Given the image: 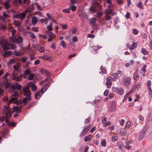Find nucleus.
Listing matches in <instances>:
<instances>
[{"instance_id":"5","label":"nucleus","mask_w":152,"mask_h":152,"mask_svg":"<svg viewBox=\"0 0 152 152\" xmlns=\"http://www.w3.org/2000/svg\"><path fill=\"white\" fill-rule=\"evenodd\" d=\"M10 39L13 42H15L18 44L21 43L23 41L22 37L20 36H18L17 37H12Z\"/></svg>"},{"instance_id":"32","label":"nucleus","mask_w":152,"mask_h":152,"mask_svg":"<svg viewBox=\"0 0 152 152\" xmlns=\"http://www.w3.org/2000/svg\"><path fill=\"white\" fill-rule=\"evenodd\" d=\"M118 140V137L116 136H114L112 137L111 141L112 142H115Z\"/></svg>"},{"instance_id":"20","label":"nucleus","mask_w":152,"mask_h":152,"mask_svg":"<svg viewBox=\"0 0 152 152\" xmlns=\"http://www.w3.org/2000/svg\"><path fill=\"white\" fill-rule=\"evenodd\" d=\"M136 6L141 9H143L144 6L142 4V3L141 1H139L136 4Z\"/></svg>"},{"instance_id":"12","label":"nucleus","mask_w":152,"mask_h":152,"mask_svg":"<svg viewBox=\"0 0 152 152\" xmlns=\"http://www.w3.org/2000/svg\"><path fill=\"white\" fill-rule=\"evenodd\" d=\"M47 34L48 37V42L51 41L54 38V34L50 31H48Z\"/></svg>"},{"instance_id":"45","label":"nucleus","mask_w":152,"mask_h":152,"mask_svg":"<svg viewBox=\"0 0 152 152\" xmlns=\"http://www.w3.org/2000/svg\"><path fill=\"white\" fill-rule=\"evenodd\" d=\"M52 24L51 23H50V26L48 27V31H51L52 29Z\"/></svg>"},{"instance_id":"41","label":"nucleus","mask_w":152,"mask_h":152,"mask_svg":"<svg viewBox=\"0 0 152 152\" xmlns=\"http://www.w3.org/2000/svg\"><path fill=\"white\" fill-rule=\"evenodd\" d=\"M96 21V19L95 18H92L91 19L90 23L91 24H94Z\"/></svg>"},{"instance_id":"59","label":"nucleus","mask_w":152,"mask_h":152,"mask_svg":"<svg viewBox=\"0 0 152 152\" xmlns=\"http://www.w3.org/2000/svg\"><path fill=\"white\" fill-rule=\"evenodd\" d=\"M32 30L34 31L35 32H37L38 31V28H37L35 27H33L32 28Z\"/></svg>"},{"instance_id":"62","label":"nucleus","mask_w":152,"mask_h":152,"mask_svg":"<svg viewBox=\"0 0 152 152\" xmlns=\"http://www.w3.org/2000/svg\"><path fill=\"white\" fill-rule=\"evenodd\" d=\"M30 36L33 39H34L35 37V36L33 32H31L30 33Z\"/></svg>"},{"instance_id":"16","label":"nucleus","mask_w":152,"mask_h":152,"mask_svg":"<svg viewBox=\"0 0 152 152\" xmlns=\"http://www.w3.org/2000/svg\"><path fill=\"white\" fill-rule=\"evenodd\" d=\"M116 109V105L115 102H113L111 104L110 111L111 112H112L115 111Z\"/></svg>"},{"instance_id":"28","label":"nucleus","mask_w":152,"mask_h":152,"mask_svg":"<svg viewBox=\"0 0 152 152\" xmlns=\"http://www.w3.org/2000/svg\"><path fill=\"white\" fill-rule=\"evenodd\" d=\"M100 101V99L95 100L92 102V104L93 105H95L96 104L99 103Z\"/></svg>"},{"instance_id":"39","label":"nucleus","mask_w":152,"mask_h":152,"mask_svg":"<svg viewBox=\"0 0 152 152\" xmlns=\"http://www.w3.org/2000/svg\"><path fill=\"white\" fill-rule=\"evenodd\" d=\"M131 124V122L130 121H128L127 122V123H126L125 127L126 128H128L130 127Z\"/></svg>"},{"instance_id":"30","label":"nucleus","mask_w":152,"mask_h":152,"mask_svg":"<svg viewBox=\"0 0 152 152\" xmlns=\"http://www.w3.org/2000/svg\"><path fill=\"white\" fill-rule=\"evenodd\" d=\"M34 77V75L33 74H30L29 76L28 79L29 80H31L33 79Z\"/></svg>"},{"instance_id":"1","label":"nucleus","mask_w":152,"mask_h":152,"mask_svg":"<svg viewBox=\"0 0 152 152\" xmlns=\"http://www.w3.org/2000/svg\"><path fill=\"white\" fill-rule=\"evenodd\" d=\"M22 91L23 93V95L26 97L23 98V100L18 101L17 102V105H19V103L23 102L24 105H26L28 102L30 100L31 98V93L29 90V87L28 86H25L22 88Z\"/></svg>"},{"instance_id":"21","label":"nucleus","mask_w":152,"mask_h":152,"mask_svg":"<svg viewBox=\"0 0 152 152\" xmlns=\"http://www.w3.org/2000/svg\"><path fill=\"white\" fill-rule=\"evenodd\" d=\"M37 50H38L40 52L42 53L45 50V48L39 45L38 48Z\"/></svg>"},{"instance_id":"49","label":"nucleus","mask_w":152,"mask_h":152,"mask_svg":"<svg viewBox=\"0 0 152 152\" xmlns=\"http://www.w3.org/2000/svg\"><path fill=\"white\" fill-rule=\"evenodd\" d=\"M69 8L70 9H71L72 11H74L76 10V7L75 6H71L69 7Z\"/></svg>"},{"instance_id":"44","label":"nucleus","mask_w":152,"mask_h":152,"mask_svg":"<svg viewBox=\"0 0 152 152\" xmlns=\"http://www.w3.org/2000/svg\"><path fill=\"white\" fill-rule=\"evenodd\" d=\"M63 11L64 12L69 13L70 12V10L69 8L66 9H64Z\"/></svg>"},{"instance_id":"52","label":"nucleus","mask_w":152,"mask_h":152,"mask_svg":"<svg viewBox=\"0 0 152 152\" xmlns=\"http://www.w3.org/2000/svg\"><path fill=\"white\" fill-rule=\"evenodd\" d=\"M16 125V123H15L14 122H10L9 123H8L7 125L8 126H10L12 125L13 126H15Z\"/></svg>"},{"instance_id":"19","label":"nucleus","mask_w":152,"mask_h":152,"mask_svg":"<svg viewBox=\"0 0 152 152\" xmlns=\"http://www.w3.org/2000/svg\"><path fill=\"white\" fill-rule=\"evenodd\" d=\"M141 83H139L138 85H135L134 86L133 88H132L134 90V91H135L137 90L140 88Z\"/></svg>"},{"instance_id":"58","label":"nucleus","mask_w":152,"mask_h":152,"mask_svg":"<svg viewBox=\"0 0 152 152\" xmlns=\"http://www.w3.org/2000/svg\"><path fill=\"white\" fill-rule=\"evenodd\" d=\"M9 62L10 63L14 64L15 63V61L14 59H10Z\"/></svg>"},{"instance_id":"6","label":"nucleus","mask_w":152,"mask_h":152,"mask_svg":"<svg viewBox=\"0 0 152 152\" xmlns=\"http://www.w3.org/2000/svg\"><path fill=\"white\" fill-rule=\"evenodd\" d=\"M147 128L146 127H145L142 131L140 133L138 137V140L140 141L142 140L145 137V133Z\"/></svg>"},{"instance_id":"40","label":"nucleus","mask_w":152,"mask_h":152,"mask_svg":"<svg viewBox=\"0 0 152 152\" xmlns=\"http://www.w3.org/2000/svg\"><path fill=\"white\" fill-rule=\"evenodd\" d=\"M107 118L105 116L103 117L101 119L102 124H104V123H105L104 122V121H107Z\"/></svg>"},{"instance_id":"34","label":"nucleus","mask_w":152,"mask_h":152,"mask_svg":"<svg viewBox=\"0 0 152 152\" xmlns=\"http://www.w3.org/2000/svg\"><path fill=\"white\" fill-rule=\"evenodd\" d=\"M14 24L16 26H19L20 25V23L18 21H14Z\"/></svg>"},{"instance_id":"33","label":"nucleus","mask_w":152,"mask_h":152,"mask_svg":"<svg viewBox=\"0 0 152 152\" xmlns=\"http://www.w3.org/2000/svg\"><path fill=\"white\" fill-rule=\"evenodd\" d=\"M4 6L6 9H8L9 8V2H6L4 4Z\"/></svg>"},{"instance_id":"3","label":"nucleus","mask_w":152,"mask_h":152,"mask_svg":"<svg viewBox=\"0 0 152 152\" xmlns=\"http://www.w3.org/2000/svg\"><path fill=\"white\" fill-rule=\"evenodd\" d=\"M3 110V113L4 115H5V122L6 123H7L9 121V118L11 116L12 113L10 111L9 106H4Z\"/></svg>"},{"instance_id":"10","label":"nucleus","mask_w":152,"mask_h":152,"mask_svg":"<svg viewBox=\"0 0 152 152\" xmlns=\"http://www.w3.org/2000/svg\"><path fill=\"white\" fill-rule=\"evenodd\" d=\"M10 88L14 91H15V89H17L18 90H19L21 89V86L19 83H16L14 84V85L11 86Z\"/></svg>"},{"instance_id":"43","label":"nucleus","mask_w":152,"mask_h":152,"mask_svg":"<svg viewBox=\"0 0 152 152\" xmlns=\"http://www.w3.org/2000/svg\"><path fill=\"white\" fill-rule=\"evenodd\" d=\"M111 124V122L110 121H108L106 123H105L103 125V126L104 127H106L107 126L110 125Z\"/></svg>"},{"instance_id":"53","label":"nucleus","mask_w":152,"mask_h":152,"mask_svg":"<svg viewBox=\"0 0 152 152\" xmlns=\"http://www.w3.org/2000/svg\"><path fill=\"white\" fill-rule=\"evenodd\" d=\"M14 55L16 56H19L21 55L19 52L16 51V50H15L14 53Z\"/></svg>"},{"instance_id":"26","label":"nucleus","mask_w":152,"mask_h":152,"mask_svg":"<svg viewBox=\"0 0 152 152\" xmlns=\"http://www.w3.org/2000/svg\"><path fill=\"white\" fill-rule=\"evenodd\" d=\"M31 90L33 91H36L37 89V87L34 84H32L31 86Z\"/></svg>"},{"instance_id":"56","label":"nucleus","mask_w":152,"mask_h":152,"mask_svg":"<svg viewBox=\"0 0 152 152\" xmlns=\"http://www.w3.org/2000/svg\"><path fill=\"white\" fill-rule=\"evenodd\" d=\"M39 72L42 73L43 74H45L46 72V71L45 70L42 69L40 70Z\"/></svg>"},{"instance_id":"37","label":"nucleus","mask_w":152,"mask_h":152,"mask_svg":"<svg viewBox=\"0 0 152 152\" xmlns=\"http://www.w3.org/2000/svg\"><path fill=\"white\" fill-rule=\"evenodd\" d=\"M101 144L104 147H105L106 146V143L105 142V140L104 139H103L101 141Z\"/></svg>"},{"instance_id":"18","label":"nucleus","mask_w":152,"mask_h":152,"mask_svg":"<svg viewBox=\"0 0 152 152\" xmlns=\"http://www.w3.org/2000/svg\"><path fill=\"white\" fill-rule=\"evenodd\" d=\"M78 14L82 19H84L85 14L81 10L78 11Z\"/></svg>"},{"instance_id":"29","label":"nucleus","mask_w":152,"mask_h":152,"mask_svg":"<svg viewBox=\"0 0 152 152\" xmlns=\"http://www.w3.org/2000/svg\"><path fill=\"white\" fill-rule=\"evenodd\" d=\"M13 79L16 81H18L22 80V77L20 75L19 77H16L15 76L14 77H13Z\"/></svg>"},{"instance_id":"24","label":"nucleus","mask_w":152,"mask_h":152,"mask_svg":"<svg viewBox=\"0 0 152 152\" xmlns=\"http://www.w3.org/2000/svg\"><path fill=\"white\" fill-rule=\"evenodd\" d=\"M137 45V42H134L132 44L131 48H129V49L130 50H133L136 48V46Z\"/></svg>"},{"instance_id":"60","label":"nucleus","mask_w":152,"mask_h":152,"mask_svg":"<svg viewBox=\"0 0 152 152\" xmlns=\"http://www.w3.org/2000/svg\"><path fill=\"white\" fill-rule=\"evenodd\" d=\"M35 5H36L37 9L39 10H42L41 7L38 3H35Z\"/></svg>"},{"instance_id":"14","label":"nucleus","mask_w":152,"mask_h":152,"mask_svg":"<svg viewBox=\"0 0 152 152\" xmlns=\"http://www.w3.org/2000/svg\"><path fill=\"white\" fill-rule=\"evenodd\" d=\"M110 77H108L106 78V84L107 86V88H110L112 84V83L110 80Z\"/></svg>"},{"instance_id":"2","label":"nucleus","mask_w":152,"mask_h":152,"mask_svg":"<svg viewBox=\"0 0 152 152\" xmlns=\"http://www.w3.org/2000/svg\"><path fill=\"white\" fill-rule=\"evenodd\" d=\"M1 45L3 47V50L4 51L2 52V55L3 56L7 57L11 54L12 52L11 51H6L9 48L10 45L8 42L4 41H2L1 42Z\"/></svg>"},{"instance_id":"7","label":"nucleus","mask_w":152,"mask_h":152,"mask_svg":"<svg viewBox=\"0 0 152 152\" xmlns=\"http://www.w3.org/2000/svg\"><path fill=\"white\" fill-rule=\"evenodd\" d=\"M114 92H116L117 93L120 95H122L124 93V90L122 88H118L117 87H113L112 88Z\"/></svg>"},{"instance_id":"47","label":"nucleus","mask_w":152,"mask_h":152,"mask_svg":"<svg viewBox=\"0 0 152 152\" xmlns=\"http://www.w3.org/2000/svg\"><path fill=\"white\" fill-rule=\"evenodd\" d=\"M39 36L40 37L42 38L45 39H46L47 38V36L45 35L40 34L39 35Z\"/></svg>"},{"instance_id":"61","label":"nucleus","mask_w":152,"mask_h":152,"mask_svg":"<svg viewBox=\"0 0 152 152\" xmlns=\"http://www.w3.org/2000/svg\"><path fill=\"white\" fill-rule=\"evenodd\" d=\"M3 16L4 18H8L10 17V16L6 14L5 12H4L3 13Z\"/></svg>"},{"instance_id":"42","label":"nucleus","mask_w":152,"mask_h":152,"mask_svg":"<svg viewBox=\"0 0 152 152\" xmlns=\"http://www.w3.org/2000/svg\"><path fill=\"white\" fill-rule=\"evenodd\" d=\"M105 17L106 21H108L109 20H110L112 18L111 17L110 15H106L105 16Z\"/></svg>"},{"instance_id":"54","label":"nucleus","mask_w":152,"mask_h":152,"mask_svg":"<svg viewBox=\"0 0 152 152\" xmlns=\"http://www.w3.org/2000/svg\"><path fill=\"white\" fill-rule=\"evenodd\" d=\"M13 68L15 70H16L18 72L19 71L18 69L19 68V66H18L14 65Z\"/></svg>"},{"instance_id":"63","label":"nucleus","mask_w":152,"mask_h":152,"mask_svg":"<svg viewBox=\"0 0 152 152\" xmlns=\"http://www.w3.org/2000/svg\"><path fill=\"white\" fill-rule=\"evenodd\" d=\"M23 3H26L27 5H28L30 3L29 0H23Z\"/></svg>"},{"instance_id":"27","label":"nucleus","mask_w":152,"mask_h":152,"mask_svg":"<svg viewBox=\"0 0 152 152\" xmlns=\"http://www.w3.org/2000/svg\"><path fill=\"white\" fill-rule=\"evenodd\" d=\"M92 137V136L90 135H89L88 136L86 137L84 139V140L85 142H87L89 140V139L91 138Z\"/></svg>"},{"instance_id":"15","label":"nucleus","mask_w":152,"mask_h":152,"mask_svg":"<svg viewBox=\"0 0 152 152\" xmlns=\"http://www.w3.org/2000/svg\"><path fill=\"white\" fill-rule=\"evenodd\" d=\"M22 106L23 105L19 107L15 106L14 107L13 110L14 111H15L17 113H20L21 112V108Z\"/></svg>"},{"instance_id":"64","label":"nucleus","mask_w":152,"mask_h":152,"mask_svg":"<svg viewBox=\"0 0 152 152\" xmlns=\"http://www.w3.org/2000/svg\"><path fill=\"white\" fill-rule=\"evenodd\" d=\"M39 45L38 44H37L36 45H32V47L34 49L37 50L38 49V48Z\"/></svg>"},{"instance_id":"57","label":"nucleus","mask_w":152,"mask_h":152,"mask_svg":"<svg viewBox=\"0 0 152 152\" xmlns=\"http://www.w3.org/2000/svg\"><path fill=\"white\" fill-rule=\"evenodd\" d=\"M109 91L108 89H106L104 92V95L105 96H108V94L109 93Z\"/></svg>"},{"instance_id":"55","label":"nucleus","mask_w":152,"mask_h":152,"mask_svg":"<svg viewBox=\"0 0 152 152\" xmlns=\"http://www.w3.org/2000/svg\"><path fill=\"white\" fill-rule=\"evenodd\" d=\"M130 15V13L128 12H126V13L125 16L126 18L127 19H128L129 18Z\"/></svg>"},{"instance_id":"8","label":"nucleus","mask_w":152,"mask_h":152,"mask_svg":"<svg viewBox=\"0 0 152 152\" xmlns=\"http://www.w3.org/2000/svg\"><path fill=\"white\" fill-rule=\"evenodd\" d=\"M26 15V13L25 12H21L18 14L14 15V18L17 19H19L21 20H23L25 18Z\"/></svg>"},{"instance_id":"46","label":"nucleus","mask_w":152,"mask_h":152,"mask_svg":"<svg viewBox=\"0 0 152 152\" xmlns=\"http://www.w3.org/2000/svg\"><path fill=\"white\" fill-rule=\"evenodd\" d=\"M100 69L102 71V73H104L105 74H106V69L103 68V67L102 66H101L100 67Z\"/></svg>"},{"instance_id":"31","label":"nucleus","mask_w":152,"mask_h":152,"mask_svg":"<svg viewBox=\"0 0 152 152\" xmlns=\"http://www.w3.org/2000/svg\"><path fill=\"white\" fill-rule=\"evenodd\" d=\"M102 48L101 46H99V45H97L94 46L93 47V49L95 51L101 48Z\"/></svg>"},{"instance_id":"17","label":"nucleus","mask_w":152,"mask_h":152,"mask_svg":"<svg viewBox=\"0 0 152 152\" xmlns=\"http://www.w3.org/2000/svg\"><path fill=\"white\" fill-rule=\"evenodd\" d=\"M133 78L134 79L135 82L137 81L139 79V75L137 71H136L134 74Z\"/></svg>"},{"instance_id":"38","label":"nucleus","mask_w":152,"mask_h":152,"mask_svg":"<svg viewBox=\"0 0 152 152\" xmlns=\"http://www.w3.org/2000/svg\"><path fill=\"white\" fill-rule=\"evenodd\" d=\"M61 27L62 28V29H66L67 28V25L66 24L63 25L61 24H60Z\"/></svg>"},{"instance_id":"51","label":"nucleus","mask_w":152,"mask_h":152,"mask_svg":"<svg viewBox=\"0 0 152 152\" xmlns=\"http://www.w3.org/2000/svg\"><path fill=\"white\" fill-rule=\"evenodd\" d=\"M65 42L64 41L62 40L61 41V43H60V45L62 46L64 48H65L66 46L65 45Z\"/></svg>"},{"instance_id":"23","label":"nucleus","mask_w":152,"mask_h":152,"mask_svg":"<svg viewBox=\"0 0 152 152\" xmlns=\"http://www.w3.org/2000/svg\"><path fill=\"white\" fill-rule=\"evenodd\" d=\"M37 18L36 17L34 16L32 18V22L33 24L34 25L36 24L37 23Z\"/></svg>"},{"instance_id":"4","label":"nucleus","mask_w":152,"mask_h":152,"mask_svg":"<svg viewBox=\"0 0 152 152\" xmlns=\"http://www.w3.org/2000/svg\"><path fill=\"white\" fill-rule=\"evenodd\" d=\"M50 84L48 83L46 84L44 87H42L41 89L37 92L34 94V96L36 99H38V97H40L46 91L48 87H49Z\"/></svg>"},{"instance_id":"22","label":"nucleus","mask_w":152,"mask_h":152,"mask_svg":"<svg viewBox=\"0 0 152 152\" xmlns=\"http://www.w3.org/2000/svg\"><path fill=\"white\" fill-rule=\"evenodd\" d=\"M116 145L120 148H121L124 147V145L121 142L118 141L116 144Z\"/></svg>"},{"instance_id":"11","label":"nucleus","mask_w":152,"mask_h":152,"mask_svg":"<svg viewBox=\"0 0 152 152\" xmlns=\"http://www.w3.org/2000/svg\"><path fill=\"white\" fill-rule=\"evenodd\" d=\"M131 79L129 77H126L124 79L123 82V85L126 86H128L130 82Z\"/></svg>"},{"instance_id":"36","label":"nucleus","mask_w":152,"mask_h":152,"mask_svg":"<svg viewBox=\"0 0 152 152\" xmlns=\"http://www.w3.org/2000/svg\"><path fill=\"white\" fill-rule=\"evenodd\" d=\"M70 4L71 5H73L78 2L77 0H70Z\"/></svg>"},{"instance_id":"48","label":"nucleus","mask_w":152,"mask_h":152,"mask_svg":"<svg viewBox=\"0 0 152 152\" xmlns=\"http://www.w3.org/2000/svg\"><path fill=\"white\" fill-rule=\"evenodd\" d=\"M133 32L134 34H137L138 33V31L135 28H133Z\"/></svg>"},{"instance_id":"13","label":"nucleus","mask_w":152,"mask_h":152,"mask_svg":"<svg viewBox=\"0 0 152 152\" xmlns=\"http://www.w3.org/2000/svg\"><path fill=\"white\" fill-rule=\"evenodd\" d=\"M91 126H89L85 128H84V129L82 131V132L81 134V136H83L84 135L89 131V130L91 128Z\"/></svg>"},{"instance_id":"25","label":"nucleus","mask_w":152,"mask_h":152,"mask_svg":"<svg viewBox=\"0 0 152 152\" xmlns=\"http://www.w3.org/2000/svg\"><path fill=\"white\" fill-rule=\"evenodd\" d=\"M142 52L143 54L145 55H146L148 54V52L147 50L144 48H142Z\"/></svg>"},{"instance_id":"35","label":"nucleus","mask_w":152,"mask_h":152,"mask_svg":"<svg viewBox=\"0 0 152 152\" xmlns=\"http://www.w3.org/2000/svg\"><path fill=\"white\" fill-rule=\"evenodd\" d=\"M23 72L25 73V74L26 75H29L31 73L29 69H26V70H24Z\"/></svg>"},{"instance_id":"9","label":"nucleus","mask_w":152,"mask_h":152,"mask_svg":"<svg viewBox=\"0 0 152 152\" xmlns=\"http://www.w3.org/2000/svg\"><path fill=\"white\" fill-rule=\"evenodd\" d=\"M19 95L17 92H14L13 94L11 96V99L10 101V102L11 103L13 102L16 101L17 100V98L18 97Z\"/></svg>"},{"instance_id":"50","label":"nucleus","mask_w":152,"mask_h":152,"mask_svg":"<svg viewBox=\"0 0 152 152\" xmlns=\"http://www.w3.org/2000/svg\"><path fill=\"white\" fill-rule=\"evenodd\" d=\"M147 67V66L144 65L142 68V71L144 73H145L146 72V69Z\"/></svg>"}]
</instances>
